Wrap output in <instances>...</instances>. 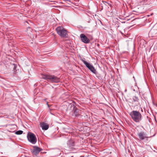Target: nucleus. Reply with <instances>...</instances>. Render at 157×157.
I'll return each mask as SVG.
<instances>
[{"instance_id":"obj_1","label":"nucleus","mask_w":157,"mask_h":157,"mask_svg":"<svg viewBox=\"0 0 157 157\" xmlns=\"http://www.w3.org/2000/svg\"><path fill=\"white\" fill-rule=\"evenodd\" d=\"M140 111L137 110H133L129 114L132 120L136 123H139L142 120V116L141 112H143L142 108L140 107Z\"/></svg>"},{"instance_id":"obj_2","label":"nucleus","mask_w":157,"mask_h":157,"mask_svg":"<svg viewBox=\"0 0 157 157\" xmlns=\"http://www.w3.org/2000/svg\"><path fill=\"white\" fill-rule=\"evenodd\" d=\"M42 78L50 81L52 82L58 83L60 82V78L54 75H42Z\"/></svg>"},{"instance_id":"obj_3","label":"nucleus","mask_w":157,"mask_h":157,"mask_svg":"<svg viewBox=\"0 0 157 157\" xmlns=\"http://www.w3.org/2000/svg\"><path fill=\"white\" fill-rule=\"evenodd\" d=\"M57 33L62 38H66L68 36L67 31L62 26L57 27L56 29Z\"/></svg>"},{"instance_id":"obj_4","label":"nucleus","mask_w":157,"mask_h":157,"mask_svg":"<svg viewBox=\"0 0 157 157\" xmlns=\"http://www.w3.org/2000/svg\"><path fill=\"white\" fill-rule=\"evenodd\" d=\"M138 133L137 136L138 140L141 141H147L148 140L149 137L147 136L146 132L142 131H140L139 129H137Z\"/></svg>"},{"instance_id":"obj_5","label":"nucleus","mask_w":157,"mask_h":157,"mask_svg":"<svg viewBox=\"0 0 157 157\" xmlns=\"http://www.w3.org/2000/svg\"><path fill=\"white\" fill-rule=\"evenodd\" d=\"M132 107H134L139 105L140 106V99L139 98L136 96H134L132 98V100H131L129 101Z\"/></svg>"},{"instance_id":"obj_6","label":"nucleus","mask_w":157,"mask_h":157,"mask_svg":"<svg viewBox=\"0 0 157 157\" xmlns=\"http://www.w3.org/2000/svg\"><path fill=\"white\" fill-rule=\"evenodd\" d=\"M27 138L28 140L33 144H35L37 139L35 135L33 133L29 132L27 134Z\"/></svg>"},{"instance_id":"obj_7","label":"nucleus","mask_w":157,"mask_h":157,"mask_svg":"<svg viewBox=\"0 0 157 157\" xmlns=\"http://www.w3.org/2000/svg\"><path fill=\"white\" fill-rule=\"evenodd\" d=\"M71 107L73 108V116L74 115L75 117H78L81 114V110L78 109L74 105L71 104Z\"/></svg>"},{"instance_id":"obj_8","label":"nucleus","mask_w":157,"mask_h":157,"mask_svg":"<svg viewBox=\"0 0 157 157\" xmlns=\"http://www.w3.org/2000/svg\"><path fill=\"white\" fill-rule=\"evenodd\" d=\"M81 61L85 64L86 66L94 74H96L97 71L96 69H95L94 66L91 65L90 63L87 62L85 60L82 59Z\"/></svg>"},{"instance_id":"obj_9","label":"nucleus","mask_w":157,"mask_h":157,"mask_svg":"<svg viewBox=\"0 0 157 157\" xmlns=\"http://www.w3.org/2000/svg\"><path fill=\"white\" fill-rule=\"evenodd\" d=\"M80 37L82 41L86 44H88L89 43L90 39L92 40L93 39L92 36H89V38H88L84 34H81L80 35Z\"/></svg>"},{"instance_id":"obj_10","label":"nucleus","mask_w":157,"mask_h":157,"mask_svg":"<svg viewBox=\"0 0 157 157\" xmlns=\"http://www.w3.org/2000/svg\"><path fill=\"white\" fill-rule=\"evenodd\" d=\"M149 34L152 37L157 36V24L155 25L150 30Z\"/></svg>"},{"instance_id":"obj_11","label":"nucleus","mask_w":157,"mask_h":157,"mask_svg":"<svg viewBox=\"0 0 157 157\" xmlns=\"http://www.w3.org/2000/svg\"><path fill=\"white\" fill-rule=\"evenodd\" d=\"M33 149L32 151V152L33 155H37L39 152L42 150V149L36 146H33Z\"/></svg>"},{"instance_id":"obj_12","label":"nucleus","mask_w":157,"mask_h":157,"mask_svg":"<svg viewBox=\"0 0 157 157\" xmlns=\"http://www.w3.org/2000/svg\"><path fill=\"white\" fill-rule=\"evenodd\" d=\"M40 127L43 130H46L49 128V125L46 123L44 122H42L40 123Z\"/></svg>"},{"instance_id":"obj_13","label":"nucleus","mask_w":157,"mask_h":157,"mask_svg":"<svg viewBox=\"0 0 157 157\" xmlns=\"http://www.w3.org/2000/svg\"><path fill=\"white\" fill-rule=\"evenodd\" d=\"M67 146L69 149H71L72 147L74 146V142L73 140H70L67 143Z\"/></svg>"},{"instance_id":"obj_14","label":"nucleus","mask_w":157,"mask_h":157,"mask_svg":"<svg viewBox=\"0 0 157 157\" xmlns=\"http://www.w3.org/2000/svg\"><path fill=\"white\" fill-rule=\"evenodd\" d=\"M23 131L21 130H19L16 131L15 133L17 135H21L22 134Z\"/></svg>"},{"instance_id":"obj_15","label":"nucleus","mask_w":157,"mask_h":157,"mask_svg":"<svg viewBox=\"0 0 157 157\" xmlns=\"http://www.w3.org/2000/svg\"><path fill=\"white\" fill-rule=\"evenodd\" d=\"M29 31L31 32V28L30 27H28V28L27 29V31Z\"/></svg>"},{"instance_id":"obj_16","label":"nucleus","mask_w":157,"mask_h":157,"mask_svg":"<svg viewBox=\"0 0 157 157\" xmlns=\"http://www.w3.org/2000/svg\"><path fill=\"white\" fill-rule=\"evenodd\" d=\"M14 67L13 68V69H14V70H15L17 67L15 64H14Z\"/></svg>"},{"instance_id":"obj_17","label":"nucleus","mask_w":157,"mask_h":157,"mask_svg":"<svg viewBox=\"0 0 157 157\" xmlns=\"http://www.w3.org/2000/svg\"><path fill=\"white\" fill-rule=\"evenodd\" d=\"M47 105H48V106H49V105H48V103H47Z\"/></svg>"},{"instance_id":"obj_18","label":"nucleus","mask_w":157,"mask_h":157,"mask_svg":"<svg viewBox=\"0 0 157 157\" xmlns=\"http://www.w3.org/2000/svg\"><path fill=\"white\" fill-rule=\"evenodd\" d=\"M141 128H143V126H141Z\"/></svg>"}]
</instances>
